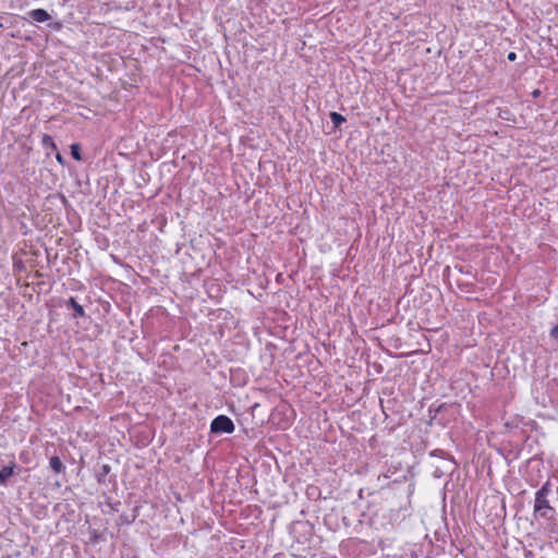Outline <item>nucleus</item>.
<instances>
[{
  "mask_svg": "<svg viewBox=\"0 0 558 558\" xmlns=\"http://www.w3.org/2000/svg\"><path fill=\"white\" fill-rule=\"evenodd\" d=\"M444 473H445V471H444V470H440L438 466H437V468L435 469V471H434V475H435L436 477H440Z\"/></svg>",
  "mask_w": 558,
  "mask_h": 558,
  "instance_id": "f3484780",
  "label": "nucleus"
},
{
  "mask_svg": "<svg viewBox=\"0 0 558 558\" xmlns=\"http://www.w3.org/2000/svg\"><path fill=\"white\" fill-rule=\"evenodd\" d=\"M90 541L93 543H98L99 542V535L96 532H94L92 537H90Z\"/></svg>",
  "mask_w": 558,
  "mask_h": 558,
  "instance_id": "a211bd4d",
  "label": "nucleus"
},
{
  "mask_svg": "<svg viewBox=\"0 0 558 558\" xmlns=\"http://www.w3.org/2000/svg\"><path fill=\"white\" fill-rule=\"evenodd\" d=\"M22 471V468L19 466L14 460V457L12 460L8 463V465H4L0 470V486L8 487L9 486V480L15 475L20 474Z\"/></svg>",
  "mask_w": 558,
  "mask_h": 558,
  "instance_id": "7ed1b4c3",
  "label": "nucleus"
},
{
  "mask_svg": "<svg viewBox=\"0 0 558 558\" xmlns=\"http://www.w3.org/2000/svg\"><path fill=\"white\" fill-rule=\"evenodd\" d=\"M457 268L459 269L460 272H464V269L461 266Z\"/></svg>",
  "mask_w": 558,
  "mask_h": 558,
  "instance_id": "412c9836",
  "label": "nucleus"
},
{
  "mask_svg": "<svg viewBox=\"0 0 558 558\" xmlns=\"http://www.w3.org/2000/svg\"><path fill=\"white\" fill-rule=\"evenodd\" d=\"M22 266H23V263L20 260L17 264V267H22Z\"/></svg>",
  "mask_w": 558,
  "mask_h": 558,
  "instance_id": "4be33fe9",
  "label": "nucleus"
},
{
  "mask_svg": "<svg viewBox=\"0 0 558 558\" xmlns=\"http://www.w3.org/2000/svg\"><path fill=\"white\" fill-rule=\"evenodd\" d=\"M539 96H541V90L539 89H535V90L532 92V97L533 98H537Z\"/></svg>",
  "mask_w": 558,
  "mask_h": 558,
  "instance_id": "aec40b11",
  "label": "nucleus"
},
{
  "mask_svg": "<svg viewBox=\"0 0 558 558\" xmlns=\"http://www.w3.org/2000/svg\"><path fill=\"white\" fill-rule=\"evenodd\" d=\"M108 505H109V507L111 508L112 511L118 512L119 508L121 506V502L120 501H114V502H109Z\"/></svg>",
  "mask_w": 558,
  "mask_h": 558,
  "instance_id": "2eb2a0df",
  "label": "nucleus"
},
{
  "mask_svg": "<svg viewBox=\"0 0 558 558\" xmlns=\"http://www.w3.org/2000/svg\"><path fill=\"white\" fill-rule=\"evenodd\" d=\"M551 493V483L546 481L542 487L535 493L534 499V517L536 519L542 518L545 520H554L557 511L550 506L548 496Z\"/></svg>",
  "mask_w": 558,
  "mask_h": 558,
  "instance_id": "f257e3e1",
  "label": "nucleus"
},
{
  "mask_svg": "<svg viewBox=\"0 0 558 558\" xmlns=\"http://www.w3.org/2000/svg\"><path fill=\"white\" fill-rule=\"evenodd\" d=\"M137 515H138L137 508L134 509L132 514L123 513L118 519V525H130L135 521Z\"/></svg>",
  "mask_w": 558,
  "mask_h": 558,
  "instance_id": "6e6552de",
  "label": "nucleus"
},
{
  "mask_svg": "<svg viewBox=\"0 0 558 558\" xmlns=\"http://www.w3.org/2000/svg\"><path fill=\"white\" fill-rule=\"evenodd\" d=\"M444 404L438 405L437 408H434V405L429 407V412L435 411L436 413L439 412L442 409Z\"/></svg>",
  "mask_w": 558,
  "mask_h": 558,
  "instance_id": "6ab92c4d",
  "label": "nucleus"
},
{
  "mask_svg": "<svg viewBox=\"0 0 558 558\" xmlns=\"http://www.w3.org/2000/svg\"><path fill=\"white\" fill-rule=\"evenodd\" d=\"M329 118L336 129H339L347 121L342 114L336 111H331Z\"/></svg>",
  "mask_w": 558,
  "mask_h": 558,
  "instance_id": "9d476101",
  "label": "nucleus"
},
{
  "mask_svg": "<svg viewBox=\"0 0 558 558\" xmlns=\"http://www.w3.org/2000/svg\"><path fill=\"white\" fill-rule=\"evenodd\" d=\"M429 456L438 457L444 460H447L448 461L447 464H456V462L453 460L448 459L449 454L442 449H435V450L430 451Z\"/></svg>",
  "mask_w": 558,
  "mask_h": 558,
  "instance_id": "f8f14e48",
  "label": "nucleus"
},
{
  "mask_svg": "<svg viewBox=\"0 0 558 558\" xmlns=\"http://www.w3.org/2000/svg\"><path fill=\"white\" fill-rule=\"evenodd\" d=\"M550 337L555 339L558 343V325H555L549 332Z\"/></svg>",
  "mask_w": 558,
  "mask_h": 558,
  "instance_id": "ddd939ff",
  "label": "nucleus"
},
{
  "mask_svg": "<svg viewBox=\"0 0 558 558\" xmlns=\"http://www.w3.org/2000/svg\"><path fill=\"white\" fill-rule=\"evenodd\" d=\"M70 153L73 159L81 161L83 159L82 157V147L78 143H73L70 146Z\"/></svg>",
  "mask_w": 558,
  "mask_h": 558,
  "instance_id": "9b49d317",
  "label": "nucleus"
},
{
  "mask_svg": "<svg viewBox=\"0 0 558 558\" xmlns=\"http://www.w3.org/2000/svg\"><path fill=\"white\" fill-rule=\"evenodd\" d=\"M56 153V159L57 161L61 165V166H64L65 165V159L64 157L57 150L54 151Z\"/></svg>",
  "mask_w": 558,
  "mask_h": 558,
  "instance_id": "4468645a",
  "label": "nucleus"
},
{
  "mask_svg": "<svg viewBox=\"0 0 558 558\" xmlns=\"http://www.w3.org/2000/svg\"><path fill=\"white\" fill-rule=\"evenodd\" d=\"M41 146L44 147V149L47 150V153H46L47 156H49L53 151H57V149H58L57 144L54 143L53 138L48 134L43 135Z\"/></svg>",
  "mask_w": 558,
  "mask_h": 558,
  "instance_id": "0eeeda50",
  "label": "nucleus"
},
{
  "mask_svg": "<svg viewBox=\"0 0 558 558\" xmlns=\"http://www.w3.org/2000/svg\"><path fill=\"white\" fill-rule=\"evenodd\" d=\"M64 306L68 310H70V308L73 310V314H72L73 318H81V317L86 316L84 307L76 302L75 298H70L69 300H66L64 302Z\"/></svg>",
  "mask_w": 558,
  "mask_h": 558,
  "instance_id": "39448f33",
  "label": "nucleus"
},
{
  "mask_svg": "<svg viewBox=\"0 0 558 558\" xmlns=\"http://www.w3.org/2000/svg\"><path fill=\"white\" fill-rule=\"evenodd\" d=\"M49 465L56 473L64 472L65 466L58 456H53L49 460Z\"/></svg>",
  "mask_w": 558,
  "mask_h": 558,
  "instance_id": "1a4fd4ad",
  "label": "nucleus"
},
{
  "mask_svg": "<svg viewBox=\"0 0 558 558\" xmlns=\"http://www.w3.org/2000/svg\"><path fill=\"white\" fill-rule=\"evenodd\" d=\"M29 17L38 23L47 22L51 19L50 14L45 9H34L28 12Z\"/></svg>",
  "mask_w": 558,
  "mask_h": 558,
  "instance_id": "423d86ee",
  "label": "nucleus"
},
{
  "mask_svg": "<svg viewBox=\"0 0 558 558\" xmlns=\"http://www.w3.org/2000/svg\"><path fill=\"white\" fill-rule=\"evenodd\" d=\"M507 59L509 61H511V62L515 61L517 60V53L513 52V51L509 52L508 56H507Z\"/></svg>",
  "mask_w": 558,
  "mask_h": 558,
  "instance_id": "dca6fc26",
  "label": "nucleus"
},
{
  "mask_svg": "<svg viewBox=\"0 0 558 558\" xmlns=\"http://www.w3.org/2000/svg\"><path fill=\"white\" fill-rule=\"evenodd\" d=\"M110 472H111V466L109 464H102L96 473L97 482L101 485H106L107 483L116 485L117 484L116 475L109 476Z\"/></svg>",
  "mask_w": 558,
  "mask_h": 558,
  "instance_id": "20e7f679",
  "label": "nucleus"
},
{
  "mask_svg": "<svg viewBox=\"0 0 558 558\" xmlns=\"http://www.w3.org/2000/svg\"><path fill=\"white\" fill-rule=\"evenodd\" d=\"M210 433L219 436L222 434H232L235 429L233 421L225 414H219L210 422Z\"/></svg>",
  "mask_w": 558,
  "mask_h": 558,
  "instance_id": "f03ea898",
  "label": "nucleus"
}]
</instances>
